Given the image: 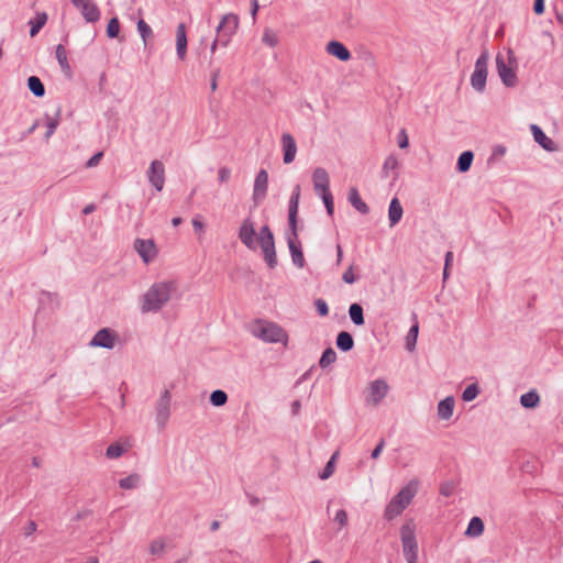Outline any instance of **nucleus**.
I'll return each mask as SVG.
<instances>
[{"instance_id":"nucleus-1","label":"nucleus","mask_w":563,"mask_h":563,"mask_svg":"<svg viewBox=\"0 0 563 563\" xmlns=\"http://www.w3.org/2000/svg\"><path fill=\"white\" fill-rule=\"evenodd\" d=\"M240 241L251 251H256L260 246L267 266L273 269L277 266V255L275 250V239L268 225H263L258 234L255 231V224L246 218L238 234Z\"/></svg>"},{"instance_id":"nucleus-2","label":"nucleus","mask_w":563,"mask_h":563,"mask_svg":"<svg viewBox=\"0 0 563 563\" xmlns=\"http://www.w3.org/2000/svg\"><path fill=\"white\" fill-rule=\"evenodd\" d=\"M175 289L176 287L173 282L153 284L143 296L142 311L157 312L168 302L170 295Z\"/></svg>"},{"instance_id":"nucleus-3","label":"nucleus","mask_w":563,"mask_h":563,"mask_svg":"<svg viewBox=\"0 0 563 563\" xmlns=\"http://www.w3.org/2000/svg\"><path fill=\"white\" fill-rule=\"evenodd\" d=\"M247 329L253 336L264 342L283 343L284 345H287V332L275 322L264 319H255L249 324Z\"/></svg>"},{"instance_id":"nucleus-4","label":"nucleus","mask_w":563,"mask_h":563,"mask_svg":"<svg viewBox=\"0 0 563 563\" xmlns=\"http://www.w3.org/2000/svg\"><path fill=\"white\" fill-rule=\"evenodd\" d=\"M418 479H411L398 494H396L385 508L384 517L393 520L399 516L411 503L418 492Z\"/></svg>"},{"instance_id":"nucleus-5","label":"nucleus","mask_w":563,"mask_h":563,"mask_svg":"<svg viewBox=\"0 0 563 563\" xmlns=\"http://www.w3.org/2000/svg\"><path fill=\"white\" fill-rule=\"evenodd\" d=\"M508 63H506L504 56L498 53L496 56V68L501 82L508 87H516L518 84V77L516 74L517 58L511 49H508Z\"/></svg>"},{"instance_id":"nucleus-6","label":"nucleus","mask_w":563,"mask_h":563,"mask_svg":"<svg viewBox=\"0 0 563 563\" xmlns=\"http://www.w3.org/2000/svg\"><path fill=\"white\" fill-rule=\"evenodd\" d=\"M416 525L413 520L406 521L400 529L402 551L407 563H417L418 543L416 540Z\"/></svg>"},{"instance_id":"nucleus-7","label":"nucleus","mask_w":563,"mask_h":563,"mask_svg":"<svg viewBox=\"0 0 563 563\" xmlns=\"http://www.w3.org/2000/svg\"><path fill=\"white\" fill-rule=\"evenodd\" d=\"M488 60V51L484 49L479 57L476 59L475 69L471 76V85L477 92H483L486 88Z\"/></svg>"},{"instance_id":"nucleus-8","label":"nucleus","mask_w":563,"mask_h":563,"mask_svg":"<svg viewBox=\"0 0 563 563\" xmlns=\"http://www.w3.org/2000/svg\"><path fill=\"white\" fill-rule=\"evenodd\" d=\"M239 26V16L229 13L222 16L218 27L217 34L221 38V46H227L231 40V36L235 33Z\"/></svg>"},{"instance_id":"nucleus-9","label":"nucleus","mask_w":563,"mask_h":563,"mask_svg":"<svg viewBox=\"0 0 563 563\" xmlns=\"http://www.w3.org/2000/svg\"><path fill=\"white\" fill-rule=\"evenodd\" d=\"M172 395L165 389L155 405V419L159 429L165 428L170 416Z\"/></svg>"},{"instance_id":"nucleus-10","label":"nucleus","mask_w":563,"mask_h":563,"mask_svg":"<svg viewBox=\"0 0 563 563\" xmlns=\"http://www.w3.org/2000/svg\"><path fill=\"white\" fill-rule=\"evenodd\" d=\"M389 386L385 379H375L369 383L365 401L371 405H378L387 395Z\"/></svg>"},{"instance_id":"nucleus-11","label":"nucleus","mask_w":563,"mask_h":563,"mask_svg":"<svg viewBox=\"0 0 563 563\" xmlns=\"http://www.w3.org/2000/svg\"><path fill=\"white\" fill-rule=\"evenodd\" d=\"M80 11L88 23H95L100 19V10L93 0H70Z\"/></svg>"},{"instance_id":"nucleus-12","label":"nucleus","mask_w":563,"mask_h":563,"mask_svg":"<svg viewBox=\"0 0 563 563\" xmlns=\"http://www.w3.org/2000/svg\"><path fill=\"white\" fill-rule=\"evenodd\" d=\"M299 199H300V186L296 185L288 205V225L289 231L296 235V231L298 230L297 222H298V207H299Z\"/></svg>"},{"instance_id":"nucleus-13","label":"nucleus","mask_w":563,"mask_h":563,"mask_svg":"<svg viewBox=\"0 0 563 563\" xmlns=\"http://www.w3.org/2000/svg\"><path fill=\"white\" fill-rule=\"evenodd\" d=\"M117 334L110 328L100 329L91 339L89 345L111 350L115 345Z\"/></svg>"},{"instance_id":"nucleus-14","label":"nucleus","mask_w":563,"mask_h":563,"mask_svg":"<svg viewBox=\"0 0 563 563\" xmlns=\"http://www.w3.org/2000/svg\"><path fill=\"white\" fill-rule=\"evenodd\" d=\"M147 177L151 185L157 190L162 191L165 184V167L161 161H153L147 170Z\"/></svg>"},{"instance_id":"nucleus-15","label":"nucleus","mask_w":563,"mask_h":563,"mask_svg":"<svg viewBox=\"0 0 563 563\" xmlns=\"http://www.w3.org/2000/svg\"><path fill=\"white\" fill-rule=\"evenodd\" d=\"M287 243L294 265L298 268L305 267L306 262L300 241L298 240V230L296 231V235L289 231L287 234Z\"/></svg>"},{"instance_id":"nucleus-16","label":"nucleus","mask_w":563,"mask_h":563,"mask_svg":"<svg viewBox=\"0 0 563 563\" xmlns=\"http://www.w3.org/2000/svg\"><path fill=\"white\" fill-rule=\"evenodd\" d=\"M268 187V174L265 169H261L254 181L253 201L258 206L266 197Z\"/></svg>"},{"instance_id":"nucleus-17","label":"nucleus","mask_w":563,"mask_h":563,"mask_svg":"<svg viewBox=\"0 0 563 563\" xmlns=\"http://www.w3.org/2000/svg\"><path fill=\"white\" fill-rule=\"evenodd\" d=\"M134 249L146 264L152 262L157 255V250L153 240L136 239L134 241Z\"/></svg>"},{"instance_id":"nucleus-18","label":"nucleus","mask_w":563,"mask_h":563,"mask_svg":"<svg viewBox=\"0 0 563 563\" xmlns=\"http://www.w3.org/2000/svg\"><path fill=\"white\" fill-rule=\"evenodd\" d=\"M313 188L317 194L330 191V177L322 167H317L312 173Z\"/></svg>"},{"instance_id":"nucleus-19","label":"nucleus","mask_w":563,"mask_h":563,"mask_svg":"<svg viewBox=\"0 0 563 563\" xmlns=\"http://www.w3.org/2000/svg\"><path fill=\"white\" fill-rule=\"evenodd\" d=\"M283 162L290 164L295 161L297 153V144L294 136L289 133L282 135Z\"/></svg>"},{"instance_id":"nucleus-20","label":"nucleus","mask_w":563,"mask_h":563,"mask_svg":"<svg viewBox=\"0 0 563 563\" xmlns=\"http://www.w3.org/2000/svg\"><path fill=\"white\" fill-rule=\"evenodd\" d=\"M530 130L532 132L534 142L538 143L544 151H547V152L558 151V145L555 144V142L553 140H551L550 137H548L545 135V133L543 132V130L539 125L531 124Z\"/></svg>"},{"instance_id":"nucleus-21","label":"nucleus","mask_w":563,"mask_h":563,"mask_svg":"<svg viewBox=\"0 0 563 563\" xmlns=\"http://www.w3.org/2000/svg\"><path fill=\"white\" fill-rule=\"evenodd\" d=\"M325 51L328 54L336 57L341 62H347L352 57L346 46L339 41H330L327 44Z\"/></svg>"},{"instance_id":"nucleus-22","label":"nucleus","mask_w":563,"mask_h":563,"mask_svg":"<svg viewBox=\"0 0 563 563\" xmlns=\"http://www.w3.org/2000/svg\"><path fill=\"white\" fill-rule=\"evenodd\" d=\"M176 52L178 58L184 60L187 54V34L184 23L178 24L176 30Z\"/></svg>"},{"instance_id":"nucleus-23","label":"nucleus","mask_w":563,"mask_h":563,"mask_svg":"<svg viewBox=\"0 0 563 563\" xmlns=\"http://www.w3.org/2000/svg\"><path fill=\"white\" fill-rule=\"evenodd\" d=\"M454 406H455V400L452 396H449V397L442 399L438 404L439 418L442 420H449L453 415Z\"/></svg>"},{"instance_id":"nucleus-24","label":"nucleus","mask_w":563,"mask_h":563,"mask_svg":"<svg viewBox=\"0 0 563 563\" xmlns=\"http://www.w3.org/2000/svg\"><path fill=\"white\" fill-rule=\"evenodd\" d=\"M349 201L350 203L362 214H367L369 212L368 206L362 200L357 188L352 187L349 190Z\"/></svg>"},{"instance_id":"nucleus-25","label":"nucleus","mask_w":563,"mask_h":563,"mask_svg":"<svg viewBox=\"0 0 563 563\" xmlns=\"http://www.w3.org/2000/svg\"><path fill=\"white\" fill-rule=\"evenodd\" d=\"M402 213L404 210L398 198H393L388 208L389 225H396L400 221Z\"/></svg>"},{"instance_id":"nucleus-26","label":"nucleus","mask_w":563,"mask_h":563,"mask_svg":"<svg viewBox=\"0 0 563 563\" xmlns=\"http://www.w3.org/2000/svg\"><path fill=\"white\" fill-rule=\"evenodd\" d=\"M55 55H56V59L59 64L62 71L65 74L66 77L70 78L71 77V68L68 63L66 49L63 44H58L56 46Z\"/></svg>"},{"instance_id":"nucleus-27","label":"nucleus","mask_w":563,"mask_h":563,"mask_svg":"<svg viewBox=\"0 0 563 563\" xmlns=\"http://www.w3.org/2000/svg\"><path fill=\"white\" fill-rule=\"evenodd\" d=\"M335 344L342 352H349L354 347V339L350 332L341 331L336 335Z\"/></svg>"},{"instance_id":"nucleus-28","label":"nucleus","mask_w":563,"mask_h":563,"mask_svg":"<svg viewBox=\"0 0 563 563\" xmlns=\"http://www.w3.org/2000/svg\"><path fill=\"white\" fill-rule=\"evenodd\" d=\"M412 318L415 320V323L411 325V328L409 329L408 334L406 336V349L409 352H412L415 350L417 339H418V333H419V324L417 321V314L413 313Z\"/></svg>"},{"instance_id":"nucleus-29","label":"nucleus","mask_w":563,"mask_h":563,"mask_svg":"<svg viewBox=\"0 0 563 563\" xmlns=\"http://www.w3.org/2000/svg\"><path fill=\"white\" fill-rule=\"evenodd\" d=\"M484 532V522L479 517H473L467 526L465 534L471 538L482 536Z\"/></svg>"},{"instance_id":"nucleus-30","label":"nucleus","mask_w":563,"mask_h":563,"mask_svg":"<svg viewBox=\"0 0 563 563\" xmlns=\"http://www.w3.org/2000/svg\"><path fill=\"white\" fill-rule=\"evenodd\" d=\"M349 316H350L351 321L355 325L360 327V325H363L365 322L363 307L357 302L350 305Z\"/></svg>"},{"instance_id":"nucleus-31","label":"nucleus","mask_w":563,"mask_h":563,"mask_svg":"<svg viewBox=\"0 0 563 563\" xmlns=\"http://www.w3.org/2000/svg\"><path fill=\"white\" fill-rule=\"evenodd\" d=\"M540 402V396L536 390H530L520 397V404L523 408H536Z\"/></svg>"},{"instance_id":"nucleus-32","label":"nucleus","mask_w":563,"mask_h":563,"mask_svg":"<svg viewBox=\"0 0 563 563\" xmlns=\"http://www.w3.org/2000/svg\"><path fill=\"white\" fill-rule=\"evenodd\" d=\"M473 158H474V154L472 151H465L463 152L459 158H457V163H456V169L460 172V173H466L467 170H470L471 168V165L473 163Z\"/></svg>"},{"instance_id":"nucleus-33","label":"nucleus","mask_w":563,"mask_h":563,"mask_svg":"<svg viewBox=\"0 0 563 563\" xmlns=\"http://www.w3.org/2000/svg\"><path fill=\"white\" fill-rule=\"evenodd\" d=\"M27 88L37 98L45 95V87L37 76H30L27 78Z\"/></svg>"},{"instance_id":"nucleus-34","label":"nucleus","mask_w":563,"mask_h":563,"mask_svg":"<svg viewBox=\"0 0 563 563\" xmlns=\"http://www.w3.org/2000/svg\"><path fill=\"white\" fill-rule=\"evenodd\" d=\"M47 21V14L45 12L37 13L36 16L30 20V35L34 37Z\"/></svg>"},{"instance_id":"nucleus-35","label":"nucleus","mask_w":563,"mask_h":563,"mask_svg":"<svg viewBox=\"0 0 563 563\" xmlns=\"http://www.w3.org/2000/svg\"><path fill=\"white\" fill-rule=\"evenodd\" d=\"M336 361V353L332 347H327L319 360V366L325 368Z\"/></svg>"},{"instance_id":"nucleus-36","label":"nucleus","mask_w":563,"mask_h":563,"mask_svg":"<svg viewBox=\"0 0 563 563\" xmlns=\"http://www.w3.org/2000/svg\"><path fill=\"white\" fill-rule=\"evenodd\" d=\"M338 455H339V452H334L332 454V456L330 457V460L325 464L324 468L319 474V478L320 479L324 481V479H328L329 477H331L333 475L334 470H335V460H336Z\"/></svg>"},{"instance_id":"nucleus-37","label":"nucleus","mask_w":563,"mask_h":563,"mask_svg":"<svg viewBox=\"0 0 563 563\" xmlns=\"http://www.w3.org/2000/svg\"><path fill=\"white\" fill-rule=\"evenodd\" d=\"M40 302L41 305L49 303L51 309L53 310L58 307V295L56 292L43 290L40 294Z\"/></svg>"},{"instance_id":"nucleus-38","label":"nucleus","mask_w":563,"mask_h":563,"mask_svg":"<svg viewBox=\"0 0 563 563\" xmlns=\"http://www.w3.org/2000/svg\"><path fill=\"white\" fill-rule=\"evenodd\" d=\"M59 117H60V109L57 110L56 115L54 118L46 115V119H47V121H46L47 131L45 133L46 140H48L56 131V129L59 124Z\"/></svg>"},{"instance_id":"nucleus-39","label":"nucleus","mask_w":563,"mask_h":563,"mask_svg":"<svg viewBox=\"0 0 563 563\" xmlns=\"http://www.w3.org/2000/svg\"><path fill=\"white\" fill-rule=\"evenodd\" d=\"M228 401V395L221 389L213 390L210 395V402L214 407L224 406Z\"/></svg>"},{"instance_id":"nucleus-40","label":"nucleus","mask_w":563,"mask_h":563,"mask_svg":"<svg viewBox=\"0 0 563 563\" xmlns=\"http://www.w3.org/2000/svg\"><path fill=\"white\" fill-rule=\"evenodd\" d=\"M139 483H140V475L131 474L124 478H121L119 481V486L122 489H133V488L137 487Z\"/></svg>"},{"instance_id":"nucleus-41","label":"nucleus","mask_w":563,"mask_h":563,"mask_svg":"<svg viewBox=\"0 0 563 563\" xmlns=\"http://www.w3.org/2000/svg\"><path fill=\"white\" fill-rule=\"evenodd\" d=\"M398 167V159L394 155H389L386 157L383 169H382V176L388 177L389 170H395Z\"/></svg>"},{"instance_id":"nucleus-42","label":"nucleus","mask_w":563,"mask_h":563,"mask_svg":"<svg viewBox=\"0 0 563 563\" xmlns=\"http://www.w3.org/2000/svg\"><path fill=\"white\" fill-rule=\"evenodd\" d=\"M137 31L143 38L144 44L146 45L147 38L153 36L151 26L143 19H140L137 22Z\"/></svg>"},{"instance_id":"nucleus-43","label":"nucleus","mask_w":563,"mask_h":563,"mask_svg":"<svg viewBox=\"0 0 563 563\" xmlns=\"http://www.w3.org/2000/svg\"><path fill=\"white\" fill-rule=\"evenodd\" d=\"M120 32V21L118 18H112L109 20L107 25V36L110 38L118 37Z\"/></svg>"},{"instance_id":"nucleus-44","label":"nucleus","mask_w":563,"mask_h":563,"mask_svg":"<svg viewBox=\"0 0 563 563\" xmlns=\"http://www.w3.org/2000/svg\"><path fill=\"white\" fill-rule=\"evenodd\" d=\"M124 451V448L120 443L114 442L107 448L106 455L108 459H118Z\"/></svg>"},{"instance_id":"nucleus-45","label":"nucleus","mask_w":563,"mask_h":563,"mask_svg":"<svg viewBox=\"0 0 563 563\" xmlns=\"http://www.w3.org/2000/svg\"><path fill=\"white\" fill-rule=\"evenodd\" d=\"M479 394V388L476 384H471L466 386V388L463 390L462 399L464 401H472L474 400L477 395Z\"/></svg>"},{"instance_id":"nucleus-46","label":"nucleus","mask_w":563,"mask_h":563,"mask_svg":"<svg viewBox=\"0 0 563 563\" xmlns=\"http://www.w3.org/2000/svg\"><path fill=\"white\" fill-rule=\"evenodd\" d=\"M320 197L324 203V207H325V210H327V213L332 217L333 213H334V202H333V196L331 194V191H327V192H323V194H320Z\"/></svg>"},{"instance_id":"nucleus-47","label":"nucleus","mask_w":563,"mask_h":563,"mask_svg":"<svg viewBox=\"0 0 563 563\" xmlns=\"http://www.w3.org/2000/svg\"><path fill=\"white\" fill-rule=\"evenodd\" d=\"M314 307H316V310L317 312L321 316V317H325L328 316L329 313V307H328V303L325 300L321 299V298H318L314 300Z\"/></svg>"},{"instance_id":"nucleus-48","label":"nucleus","mask_w":563,"mask_h":563,"mask_svg":"<svg viewBox=\"0 0 563 563\" xmlns=\"http://www.w3.org/2000/svg\"><path fill=\"white\" fill-rule=\"evenodd\" d=\"M454 490H455V484L451 481L445 482V483L441 484V486H440V494L445 497L452 496Z\"/></svg>"},{"instance_id":"nucleus-49","label":"nucleus","mask_w":563,"mask_h":563,"mask_svg":"<svg viewBox=\"0 0 563 563\" xmlns=\"http://www.w3.org/2000/svg\"><path fill=\"white\" fill-rule=\"evenodd\" d=\"M263 42L268 46L274 47L277 45L278 40L272 31L266 30L263 35Z\"/></svg>"},{"instance_id":"nucleus-50","label":"nucleus","mask_w":563,"mask_h":563,"mask_svg":"<svg viewBox=\"0 0 563 563\" xmlns=\"http://www.w3.org/2000/svg\"><path fill=\"white\" fill-rule=\"evenodd\" d=\"M334 521L340 526V528H343L347 523V514L344 509H340L336 511Z\"/></svg>"},{"instance_id":"nucleus-51","label":"nucleus","mask_w":563,"mask_h":563,"mask_svg":"<svg viewBox=\"0 0 563 563\" xmlns=\"http://www.w3.org/2000/svg\"><path fill=\"white\" fill-rule=\"evenodd\" d=\"M220 74H221V69L219 67L212 69V71L210 74V88L212 91H216L218 88V79L220 77Z\"/></svg>"},{"instance_id":"nucleus-52","label":"nucleus","mask_w":563,"mask_h":563,"mask_svg":"<svg viewBox=\"0 0 563 563\" xmlns=\"http://www.w3.org/2000/svg\"><path fill=\"white\" fill-rule=\"evenodd\" d=\"M164 543L161 540H154L150 544V553L151 554H159L164 551Z\"/></svg>"},{"instance_id":"nucleus-53","label":"nucleus","mask_w":563,"mask_h":563,"mask_svg":"<svg viewBox=\"0 0 563 563\" xmlns=\"http://www.w3.org/2000/svg\"><path fill=\"white\" fill-rule=\"evenodd\" d=\"M231 177V169L223 166L218 170V179L220 183H227Z\"/></svg>"},{"instance_id":"nucleus-54","label":"nucleus","mask_w":563,"mask_h":563,"mask_svg":"<svg viewBox=\"0 0 563 563\" xmlns=\"http://www.w3.org/2000/svg\"><path fill=\"white\" fill-rule=\"evenodd\" d=\"M342 279L346 284H353L356 280V277L353 273L352 266H350L342 275Z\"/></svg>"},{"instance_id":"nucleus-55","label":"nucleus","mask_w":563,"mask_h":563,"mask_svg":"<svg viewBox=\"0 0 563 563\" xmlns=\"http://www.w3.org/2000/svg\"><path fill=\"white\" fill-rule=\"evenodd\" d=\"M102 156H103L102 152L96 153L88 159V162L86 163V166L89 168L97 166L99 164L100 159L102 158Z\"/></svg>"},{"instance_id":"nucleus-56","label":"nucleus","mask_w":563,"mask_h":563,"mask_svg":"<svg viewBox=\"0 0 563 563\" xmlns=\"http://www.w3.org/2000/svg\"><path fill=\"white\" fill-rule=\"evenodd\" d=\"M408 145H409V141H408V136L406 134V131L401 130L399 135H398V146L400 148H406V147H408Z\"/></svg>"},{"instance_id":"nucleus-57","label":"nucleus","mask_w":563,"mask_h":563,"mask_svg":"<svg viewBox=\"0 0 563 563\" xmlns=\"http://www.w3.org/2000/svg\"><path fill=\"white\" fill-rule=\"evenodd\" d=\"M384 446H385V440L380 439L379 442L377 443V445L375 446V449L372 451V454H371L372 459H377L380 455Z\"/></svg>"},{"instance_id":"nucleus-58","label":"nucleus","mask_w":563,"mask_h":563,"mask_svg":"<svg viewBox=\"0 0 563 563\" xmlns=\"http://www.w3.org/2000/svg\"><path fill=\"white\" fill-rule=\"evenodd\" d=\"M192 227L195 229L196 232H202L203 229H205V224L203 222L201 221L200 217L197 216L192 219Z\"/></svg>"},{"instance_id":"nucleus-59","label":"nucleus","mask_w":563,"mask_h":563,"mask_svg":"<svg viewBox=\"0 0 563 563\" xmlns=\"http://www.w3.org/2000/svg\"><path fill=\"white\" fill-rule=\"evenodd\" d=\"M533 11L538 15L542 14L544 12V0H534Z\"/></svg>"},{"instance_id":"nucleus-60","label":"nucleus","mask_w":563,"mask_h":563,"mask_svg":"<svg viewBox=\"0 0 563 563\" xmlns=\"http://www.w3.org/2000/svg\"><path fill=\"white\" fill-rule=\"evenodd\" d=\"M36 529H37V525H36V522H35V521H33V520H30V521L27 522V526H26V527H25V529H24V534H25L26 537H29V536H31L32 533H34V532L36 531Z\"/></svg>"},{"instance_id":"nucleus-61","label":"nucleus","mask_w":563,"mask_h":563,"mask_svg":"<svg viewBox=\"0 0 563 563\" xmlns=\"http://www.w3.org/2000/svg\"><path fill=\"white\" fill-rule=\"evenodd\" d=\"M453 262V253L451 251L446 252L445 258H444V266L446 268H450Z\"/></svg>"},{"instance_id":"nucleus-62","label":"nucleus","mask_w":563,"mask_h":563,"mask_svg":"<svg viewBox=\"0 0 563 563\" xmlns=\"http://www.w3.org/2000/svg\"><path fill=\"white\" fill-rule=\"evenodd\" d=\"M300 408H301V404H300L299 400L292 401V404H291V411H292L294 415H298L299 411H300Z\"/></svg>"},{"instance_id":"nucleus-63","label":"nucleus","mask_w":563,"mask_h":563,"mask_svg":"<svg viewBox=\"0 0 563 563\" xmlns=\"http://www.w3.org/2000/svg\"><path fill=\"white\" fill-rule=\"evenodd\" d=\"M89 515H91V510H82V511H79V512L75 516L74 520H81V519L86 518V517H87V516H89Z\"/></svg>"},{"instance_id":"nucleus-64","label":"nucleus","mask_w":563,"mask_h":563,"mask_svg":"<svg viewBox=\"0 0 563 563\" xmlns=\"http://www.w3.org/2000/svg\"><path fill=\"white\" fill-rule=\"evenodd\" d=\"M95 210H96V206L93 203H89L84 208L82 213L87 216V214L92 213Z\"/></svg>"}]
</instances>
